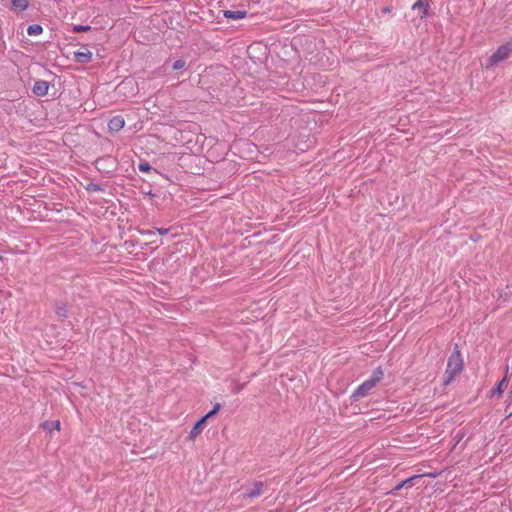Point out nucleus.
Listing matches in <instances>:
<instances>
[{
  "label": "nucleus",
  "mask_w": 512,
  "mask_h": 512,
  "mask_svg": "<svg viewBox=\"0 0 512 512\" xmlns=\"http://www.w3.org/2000/svg\"><path fill=\"white\" fill-rule=\"evenodd\" d=\"M220 409H221V404L220 403H216L212 410H213V413L217 414L220 411Z\"/></svg>",
  "instance_id": "4be33fe9"
},
{
  "label": "nucleus",
  "mask_w": 512,
  "mask_h": 512,
  "mask_svg": "<svg viewBox=\"0 0 512 512\" xmlns=\"http://www.w3.org/2000/svg\"><path fill=\"white\" fill-rule=\"evenodd\" d=\"M43 428L48 431L60 430V422L57 421H46L43 423Z\"/></svg>",
  "instance_id": "2eb2a0df"
},
{
  "label": "nucleus",
  "mask_w": 512,
  "mask_h": 512,
  "mask_svg": "<svg viewBox=\"0 0 512 512\" xmlns=\"http://www.w3.org/2000/svg\"><path fill=\"white\" fill-rule=\"evenodd\" d=\"M125 125V120L122 116L116 115L112 117L108 122V129L112 132L120 131Z\"/></svg>",
  "instance_id": "39448f33"
},
{
  "label": "nucleus",
  "mask_w": 512,
  "mask_h": 512,
  "mask_svg": "<svg viewBox=\"0 0 512 512\" xmlns=\"http://www.w3.org/2000/svg\"><path fill=\"white\" fill-rule=\"evenodd\" d=\"M463 369V359L460 351L456 347L450 357L448 358L447 368L445 374L447 375V379L445 380V384L450 383L457 374H459Z\"/></svg>",
  "instance_id": "7ed1b4c3"
},
{
  "label": "nucleus",
  "mask_w": 512,
  "mask_h": 512,
  "mask_svg": "<svg viewBox=\"0 0 512 512\" xmlns=\"http://www.w3.org/2000/svg\"><path fill=\"white\" fill-rule=\"evenodd\" d=\"M412 9L418 11L420 19H424L428 13L429 4L427 0H418L412 5Z\"/></svg>",
  "instance_id": "0eeeda50"
},
{
  "label": "nucleus",
  "mask_w": 512,
  "mask_h": 512,
  "mask_svg": "<svg viewBox=\"0 0 512 512\" xmlns=\"http://www.w3.org/2000/svg\"><path fill=\"white\" fill-rule=\"evenodd\" d=\"M384 376V372L381 369V367H377L372 375L365 380L358 388L353 392L351 395V398L353 400H359L360 398H363L367 396L370 391L382 380Z\"/></svg>",
  "instance_id": "f257e3e1"
},
{
  "label": "nucleus",
  "mask_w": 512,
  "mask_h": 512,
  "mask_svg": "<svg viewBox=\"0 0 512 512\" xmlns=\"http://www.w3.org/2000/svg\"><path fill=\"white\" fill-rule=\"evenodd\" d=\"M91 29L88 25H75L73 26V32L81 33V32H87Z\"/></svg>",
  "instance_id": "a211bd4d"
},
{
  "label": "nucleus",
  "mask_w": 512,
  "mask_h": 512,
  "mask_svg": "<svg viewBox=\"0 0 512 512\" xmlns=\"http://www.w3.org/2000/svg\"><path fill=\"white\" fill-rule=\"evenodd\" d=\"M214 415H216V413H213V410H211L206 415H204L202 418H205V421H207V419L211 418Z\"/></svg>",
  "instance_id": "5701e85b"
},
{
  "label": "nucleus",
  "mask_w": 512,
  "mask_h": 512,
  "mask_svg": "<svg viewBox=\"0 0 512 512\" xmlns=\"http://www.w3.org/2000/svg\"><path fill=\"white\" fill-rule=\"evenodd\" d=\"M223 15L227 19L239 20V19L245 18L247 15V12L244 10H237V11L224 10Z\"/></svg>",
  "instance_id": "9b49d317"
},
{
  "label": "nucleus",
  "mask_w": 512,
  "mask_h": 512,
  "mask_svg": "<svg viewBox=\"0 0 512 512\" xmlns=\"http://www.w3.org/2000/svg\"><path fill=\"white\" fill-rule=\"evenodd\" d=\"M43 32V28L39 24H32L27 28V34L30 36L40 35Z\"/></svg>",
  "instance_id": "4468645a"
},
{
  "label": "nucleus",
  "mask_w": 512,
  "mask_h": 512,
  "mask_svg": "<svg viewBox=\"0 0 512 512\" xmlns=\"http://www.w3.org/2000/svg\"><path fill=\"white\" fill-rule=\"evenodd\" d=\"M508 384V378L507 377H504L498 384L497 388H496V392L498 394V396H501L502 393H503V390L504 388L507 386Z\"/></svg>",
  "instance_id": "f3484780"
},
{
  "label": "nucleus",
  "mask_w": 512,
  "mask_h": 512,
  "mask_svg": "<svg viewBox=\"0 0 512 512\" xmlns=\"http://www.w3.org/2000/svg\"><path fill=\"white\" fill-rule=\"evenodd\" d=\"M156 230L160 235H166L170 229L169 228H157Z\"/></svg>",
  "instance_id": "aec40b11"
},
{
  "label": "nucleus",
  "mask_w": 512,
  "mask_h": 512,
  "mask_svg": "<svg viewBox=\"0 0 512 512\" xmlns=\"http://www.w3.org/2000/svg\"><path fill=\"white\" fill-rule=\"evenodd\" d=\"M128 83H132V81H128V82L125 81V82L122 83V85H126Z\"/></svg>",
  "instance_id": "b1692460"
},
{
  "label": "nucleus",
  "mask_w": 512,
  "mask_h": 512,
  "mask_svg": "<svg viewBox=\"0 0 512 512\" xmlns=\"http://www.w3.org/2000/svg\"><path fill=\"white\" fill-rule=\"evenodd\" d=\"M205 422V418H201L195 423L188 435L190 440L195 439L202 432Z\"/></svg>",
  "instance_id": "9d476101"
},
{
  "label": "nucleus",
  "mask_w": 512,
  "mask_h": 512,
  "mask_svg": "<svg viewBox=\"0 0 512 512\" xmlns=\"http://www.w3.org/2000/svg\"><path fill=\"white\" fill-rule=\"evenodd\" d=\"M421 478V475H414L409 477L401 482H399L390 492L389 494L396 495V492L401 490L402 488H410L415 482Z\"/></svg>",
  "instance_id": "20e7f679"
},
{
  "label": "nucleus",
  "mask_w": 512,
  "mask_h": 512,
  "mask_svg": "<svg viewBox=\"0 0 512 512\" xmlns=\"http://www.w3.org/2000/svg\"><path fill=\"white\" fill-rule=\"evenodd\" d=\"M89 190L101 191V187L97 184H90Z\"/></svg>",
  "instance_id": "412c9836"
},
{
  "label": "nucleus",
  "mask_w": 512,
  "mask_h": 512,
  "mask_svg": "<svg viewBox=\"0 0 512 512\" xmlns=\"http://www.w3.org/2000/svg\"><path fill=\"white\" fill-rule=\"evenodd\" d=\"M54 309H55L56 314L62 319L66 318L68 316L67 305L65 302H62V301L56 302L54 305Z\"/></svg>",
  "instance_id": "f8f14e48"
},
{
  "label": "nucleus",
  "mask_w": 512,
  "mask_h": 512,
  "mask_svg": "<svg viewBox=\"0 0 512 512\" xmlns=\"http://www.w3.org/2000/svg\"><path fill=\"white\" fill-rule=\"evenodd\" d=\"M48 89H49L48 82L44 81V80H39L34 83L32 91L36 96L42 97L48 93Z\"/></svg>",
  "instance_id": "6e6552de"
},
{
  "label": "nucleus",
  "mask_w": 512,
  "mask_h": 512,
  "mask_svg": "<svg viewBox=\"0 0 512 512\" xmlns=\"http://www.w3.org/2000/svg\"><path fill=\"white\" fill-rule=\"evenodd\" d=\"M263 488H264V484L263 482H255L253 484V487L244 494V497H247V498H255V497H258L260 495L263 494Z\"/></svg>",
  "instance_id": "1a4fd4ad"
},
{
  "label": "nucleus",
  "mask_w": 512,
  "mask_h": 512,
  "mask_svg": "<svg viewBox=\"0 0 512 512\" xmlns=\"http://www.w3.org/2000/svg\"><path fill=\"white\" fill-rule=\"evenodd\" d=\"M74 60L80 64L89 63L92 60V52L85 48L84 51L74 52Z\"/></svg>",
  "instance_id": "423d86ee"
},
{
  "label": "nucleus",
  "mask_w": 512,
  "mask_h": 512,
  "mask_svg": "<svg viewBox=\"0 0 512 512\" xmlns=\"http://www.w3.org/2000/svg\"><path fill=\"white\" fill-rule=\"evenodd\" d=\"M512 54V43H506L497 48V50L487 58L483 68L489 70L497 67L500 63L506 61Z\"/></svg>",
  "instance_id": "f03ea898"
},
{
  "label": "nucleus",
  "mask_w": 512,
  "mask_h": 512,
  "mask_svg": "<svg viewBox=\"0 0 512 512\" xmlns=\"http://www.w3.org/2000/svg\"><path fill=\"white\" fill-rule=\"evenodd\" d=\"M186 65V62L185 60L183 59H177L173 65H172V68L173 70H180V69H183Z\"/></svg>",
  "instance_id": "6ab92c4d"
},
{
  "label": "nucleus",
  "mask_w": 512,
  "mask_h": 512,
  "mask_svg": "<svg viewBox=\"0 0 512 512\" xmlns=\"http://www.w3.org/2000/svg\"><path fill=\"white\" fill-rule=\"evenodd\" d=\"M512 416V411L509 413L508 417H511Z\"/></svg>",
  "instance_id": "393cba45"
},
{
  "label": "nucleus",
  "mask_w": 512,
  "mask_h": 512,
  "mask_svg": "<svg viewBox=\"0 0 512 512\" xmlns=\"http://www.w3.org/2000/svg\"><path fill=\"white\" fill-rule=\"evenodd\" d=\"M29 0H11L12 9L15 11H24L28 8Z\"/></svg>",
  "instance_id": "ddd939ff"
},
{
  "label": "nucleus",
  "mask_w": 512,
  "mask_h": 512,
  "mask_svg": "<svg viewBox=\"0 0 512 512\" xmlns=\"http://www.w3.org/2000/svg\"><path fill=\"white\" fill-rule=\"evenodd\" d=\"M138 169L141 171V172H150V171H154L155 173H158V171L156 169H153L150 164L146 161H141L138 165Z\"/></svg>",
  "instance_id": "dca6fc26"
}]
</instances>
